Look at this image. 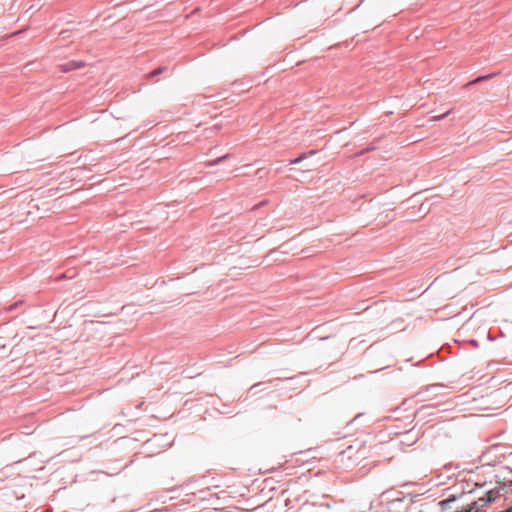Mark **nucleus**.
Listing matches in <instances>:
<instances>
[{"label":"nucleus","instance_id":"f03ea898","mask_svg":"<svg viewBox=\"0 0 512 512\" xmlns=\"http://www.w3.org/2000/svg\"><path fill=\"white\" fill-rule=\"evenodd\" d=\"M448 114H449V112H446L445 114H442V115H439V116H435V117L433 118V120H434V121L441 120V119H443L444 117H446Z\"/></svg>","mask_w":512,"mask_h":512},{"label":"nucleus","instance_id":"7ed1b4c3","mask_svg":"<svg viewBox=\"0 0 512 512\" xmlns=\"http://www.w3.org/2000/svg\"><path fill=\"white\" fill-rule=\"evenodd\" d=\"M161 72H162V69H161V68H158V69L154 70V71L151 73V75H152V76H155V75L160 74Z\"/></svg>","mask_w":512,"mask_h":512},{"label":"nucleus","instance_id":"20e7f679","mask_svg":"<svg viewBox=\"0 0 512 512\" xmlns=\"http://www.w3.org/2000/svg\"><path fill=\"white\" fill-rule=\"evenodd\" d=\"M301 160H302V157L296 158V159H294V160H291V161H290V164H297V163H299Z\"/></svg>","mask_w":512,"mask_h":512},{"label":"nucleus","instance_id":"f257e3e1","mask_svg":"<svg viewBox=\"0 0 512 512\" xmlns=\"http://www.w3.org/2000/svg\"><path fill=\"white\" fill-rule=\"evenodd\" d=\"M82 66H83V64H82V63L76 64V63L72 62V63H70V64H69V68H68V70H72V69L80 68V67H82Z\"/></svg>","mask_w":512,"mask_h":512},{"label":"nucleus","instance_id":"423d86ee","mask_svg":"<svg viewBox=\"0 0 512 512\" xmlns=\"http://www.w3.org/2000/svg\"><path fill=\"white\" fill-rule=\"evenodd\" d=\"M490 501H492V498H491V496L489 495V496H488V502H490Z\"/></svg>","mask_w":512,"mask_h":512},{"label":"nucleus","instance_id":"39448f33","mask_svg":"<svg viewBox=\"0 0 512 512\" xmlns=\"http://www.w3.org/2000/svg\"><path fill=\"white\" fill-rule=\"evenodd\" d=\"M485 78H486L485 76H482V77H478V78H477V79L475 80V82H479V81H482V80H484Z\"/></svg>","mask_w":512,"mask_h":512}]
</instances>
